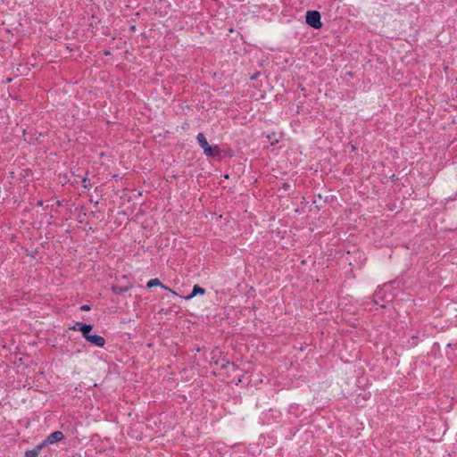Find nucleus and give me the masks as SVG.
<instances>
[{
    "label": "nucleus",
    "instance_id": "0eeeda50",
    "mask_svg": "<svg viewBox=\"0 0 457 457\" xmlns=\"http://www.w3.org/2000/svg\"><path fill=\"white\" fill-rule=\"evenodd\" d=\"M205 290L198 285L194 286L192 293L186 297V300H190L197 295H204Z\"/></svg>",
    "mask_w": 457,
    "mask_h": 457
},
{
    "label": "nucleus",
    "instance_id": "7ed1b4c3",
    "mask_svg": "<svg viewBox=\"0 0 457 457\" xmlns=\"http://www.w3.org/2000/svg\"><path fill=\"white\" fill-rule=\"evenodd\" d=\"M63 439V434L61 431H55L52 434H50L46 439L44 441V445H50L56 442H60Z\"/></svg>",
    "mask_w": 457,
    "mask_h": 457
},
{
    "label": "nucleus",
    "instance_id": "423d86ee",
    "mask_svg": "<svg viewBox=\"0 0 457 457\" xmlns=\"http://www.w3.org/2000/svg\"><path fill=\"white\" fill-rule=\"evenodd\" d=\"M204 153L205 155L207 156H217L220 154V148L218 147V145H209L206 150H204Z\"/></svg>",
    "mask_w": 457,
    "mask_h": 457
},
{
    "label": "nucleus",
    "instance_id": "f257e3e1",
    "mask_svg": "<svg viewBox=\"0 0 457 457\" xmlns=\"http://www.w3.org/2000/svg\"><path fill=\"white\" fill-rule=\"evenodd\" d=\"M306 23L314 29H320L322 22L318 11H308L306 12Z\"/></svg>",
    "mask_w": 457,
    "mask_h": 457
},
{
    "label": "nucleus",
    "instance_id": "f03ea898",
    "mask_svg": "<svg viewBox=\"0 0 457 457\" xmlns=\"http://www.w3.org/2000/svg\"><path fill=\"white\" fill-rule=\"evenodd\" d=\"M71 329L78 330L81 332L83 337L88 341L91 336V331L93 329V327L89 324L82 323V322H77L73 327L71 328Z\"/></svg>",
    "mask_w": 457,
    "mask_h": 457
},
{
    "label": "nucleus",
    "instance_id": "9d476101",
    "mask_svg": "<svg viewBox=\"0 0 457 457\" xmlns=\"http://www.w3.org/2000/svg\"><path fill=\"white\" fill-rule=\"evenodd\" d=\"M129 289V287H118V286H113L112 287V291L116 294V295H121L125 292H127L128 290Z\"/></svg>",
    "mask_w": 457,
    "mask_h": 457
},
{
    "label": "nucleus",
    "instance_id": "1a4fd4ad",
    "mask_svg": "<svg viewBox=\"0 0 457 457\" xmlns=\"http://www.w3.org/2000/svg\"><path fill=\"white\" fill-rule=\"evenodd\" d=\"M42 445H38L37 448L33 450H29L25 453L26 457H37L41 451Z\"/></svg>",
    "mask_w": 457,
    "mask_h": 457
},
{
    "label": "nucleus",
    "instance_id": "39448f33",
    "mask_svg": "<svg viewBox=\"0 0 457 457\" xmlns=\"http://www.w3.org/2000/svg\"><path fill=\"white\" fill-rule=\"evenodd\" d=\"M147 287L151 288L153 287H161L162 288L165 289V290H169L170 293H172L173 295H176V293L171 290L170 288H169L168 287L162 285L161 283V281L158 279V278H153V279H150L148 282H147Z\"/></svg>",
    "mask_w": 457,
    "mask_h": 457
},
{
    "label": "nucleus",
    "instance_id": "6e6552de",
    "mask_svg": "<svg viewBox=\"0 0 457 457\" xmlns=\"http://www.w3.org/2000/svg\"><path fill=\"white\" fill-rule=\"evenodd\" d=\"M196 139L203 150H206V148L210 145L203 133H199L196 137Z\"/></svg>",
    "mask_w": 457,
    "mask_h": 457
},
{
    "label": "nucleus",
    "instance_id": "9b49d317",
    "mask_svg": "<svg viewBox=\"0 0 457 457\" xmlns=\"http://www.w3.org/2000/svg\"><path fill=\"white\" fill-rule=\"evenodd\" d=\"M80 310L81 311H89L90 310V307L88 305H82L80 307Z\"/></svg>",
    "mask_w": 457,
    "mask_h": 457
},
{
    "label": "nucleus",
    "instance_id": "20e7f679",
    "mask_svg": "<svg viewBox=\"0 0 457 457\" xmlns=\"http://www.w3.org/2000/svg\"><path fill=\"white\" fill-rule=\"evenodd\" d=\"M87 342L98 347H103L105 345V339L99 335L91 336Z\"/></svg>",
    "mask_w": 457,
    "mask_h": 457
}]
</instances>
